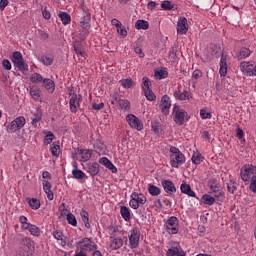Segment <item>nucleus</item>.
<instances>
[{
	"mask_svg": "<svg viewBox=\"0 0 256 256\" xmlns=\"http://www.w3.org/2000/svg\"><path fill=\"white\" fill-rule=\"evenodd\" d=\"M169 153L171 167L174 169H179L181 165H185L187 158L185 157V154L179 150V148L171 146Z\"/></svg>",
	"mask_w": 256,
	"mask_h": 256,
	"instance_id": "1",
	"label": "nucleus"
},
{
	"mask_svg": "<svg viewBox=\"0 0 256 256\" xmlns=\"http://www.w3.org/2000/svg\"><path fill=\"white\" fill-rule=\"evenodd\" d=\"M11 61L14 67H17L19 71H22V73H25V71H29V65L25 63V60L23 59V54H21V52H13Z\"/></svg>",
	"mask_w": 256,
	"mask_h": 256,
	"instance_id": "2",
	"label": "nucleus"
},
{
	"mask_svg": "<svg viewBox=\"0 0 256 256\" xmlns=\"http://www.w3.org/2000/svg\"><path fill=\"white\" fill-rule=\"evenodd\" d=\"M146 203H147V197H145L143 193L133 192L130 195L129 205L131 209L137 210L139 209V207H141V205H145Z\"/></svg>",
	"mask_w": 256,
	"mask_h": 256,
	"instance_id": "3",
	"label": "nucleus"
},
{
	"mask_svg": "<svg viewBox=\"0 0 256 256\" xmlns=\"http://www.w3.org/2000/svg\"><path fill=\"white\" fill-rule=\"evenodd\" d=\"M240 175L244 183H249L253 177H256V167L251 164H246L241 168Z\"/></svg>",
	"mask_w": 256,
	"mask_h": 256,
	"instance_id": "4",
	"label": "nucleus"
},
{
	"mask_svg": "<svg viewBox=\"0 0 256 256\" xmlns=\"http://www.w3.org/2000/svg\"><path fill=\"white\" fill-rule=\"evenodd\" d=\"M173 115L176 125H183L185 122L189 121V114L179 106H174Z\"/></svg>",
	"mask_w": 256,
	"mask_h": 256,
	"instance_id": "5",
	"label": "nucleus"
},
{
	"mask_svg": "<svg viewBox=\"0 0 256 256\" xmlns=\"http://www.w3.org/2000/svg\"><path fill=\"white\" fill-rule=\"evenodd\" d=\"M26 123H27V120L25 119V117L18 116L10 124L7 125L6 131L8 133H16V131L23 129V127H25Z\"/></svg>",
	"mask_w": 256,
	"mask_h": 256,
	"instance_id": "6",
	"label": "nucleus"
},
{
	"mask_svg": "<svg viewBox=\"0 0 256 256\" xmlns=\"http://www.w3.org/2000/svg\"><path fill=\"white\" fill-rule=\"evenodd\" d=\"M77 247L82 253H90V251H95V249H97V244L90 238H83L77 243Z\"/></svg>",
	"mask_w": 256,
	"mask_h": 256,
	"instance_id": "7",
	"label": "nucleus"
},
{
	"mask_svg": "<svg viewBox=\"0 0 256 256\" xmlns=\"http://www.w3.org/2000/svg\"><path fill=\"white\" fill-rule=\"evenodd\" d=\"M91 155H93V153L89 149H78L73 154V159H76V161H80L81 163H87V161L91 159Z\"/></svg>",
	"mask_w": 256,
	"mask_h": 256,
	"instance_id": "8",
	"label": "nucleus"
},
{
	"mask_svg": "<svg viewBox=\"0 0 256 256\" xmlns=\"http://www.w3.org/2000/svg\"><path fill=\"white\" fill-rule=\"evenodd\" d=\"M141 238V231L139 228H133L129 234V247L130 249H137L139 247V239Z\"/></svg>",
	"mask_w": 256,
	"mask_h": 256,
	"instance_id": "9",
	"label": "nucleus"
},
{
	"mask_svg": "<svg viewBox=\"0 0 256 256\" xmlns=\"http://www.w3.org/2000/svg\"><path fill=\"white\" fill-rule=\"evenodd\" d=\"M166 230L170 235H177L179 233V220L172 216L166 222Z\"/></svg>",
	"mask_w": 256,
	"mask_h": 256,
	"instance_id": "10",
	"label": "nucleus"
},
{
	"mask_svg": "<svg viewBox=\"0 0 256 256\" xmlns=\"http://www.w3.org/2000/svg\"><path fill=\"white\" fill-rule=\"evenodd\" d=\"M126 121L131 129H136V131H143V123L133 114H128L126 116Z\"/></svg>",
	"mask_w": 256,
	"mask_h": 256,
	"instance_id": "11",
	"label": "nucleus"
},
{
	"mask_svg": "<svg viewBox=\"0 0 256 256\" xmlns=\"http://www.w3.org/2000/svg\"><path fill=\"white\" fill-rule=\"evenodd\" d=\"M176 29L178 35H187V31H189V23L185 17L181 16L178 18Z\"/></svg>",
	"mask_w": 256,
	"mask_h": 256,
	"instance_id": "12",
	"label": "nucleus"
},
{
	"mask_svg": "<svg viewBox=\"0 0 256 256\" xmlns=\"http://www.w3.org/2000/svg\"><path fill=\"white\" fill-rule=\"evenodd\" d=\"M217 197H223V193L214 192L212 194H204L202 196V203L211 207V205L215 204V199H217Z\"/></svg>",
	"mask_w": 256,
	"mask_h": 256,
	"instance_id": "13",
	"label": "nucleus"
},
{
	"mask_svg": "<svg viewBox=\"0 0 256 256\" xmlns=\"http://www.w3.org/2000/svg\"><path fill=\"white\" fill-rule=\"evenodd\" d=\"M81 95L74 94L71 96L69 105L71 113H77L79 107H81Z\"/></svg>",
	"mask_w": 256,
	"mask_h": 256,
	"instance_id": "14",
	"label": "nucleus"
},
{
	"mask_svg": "<svg viewBox=\"0 0 256 256\" xmlns=\"http://www.w3.org/2000/svg\"><path fill=\"white\" fill-rule=\"evenodd\" d=\"M160 109L164 115H169V110L171 109V98L169 96L164 95L161 98Z\"/></svg>",
	"mask_w": 256,
	"mask_h": 256,
	"instance_id": "15",
	"label": "nucleus"
},
{
	"mask_svg": "<svg viewBox=\"0 0 256 256\" xmlns=\"http://www.w3.org/2000/svg\"><path fill=\"white\" fill-rule=\"evenodd\" d=\"M253 65L254 64L252 62H247V61L241 62L240 70L247 77H252V75H253Z\"/></svg>",
	"mask_w": 256,
	"mask_h": 256,
	"instance_id": "16",
	"label": "nucleus"
},
{
	"mask_svg": "<svg viewBox=\"0 0 256 256\" xmlns=\"http://www.w3.org/2000/svg\"><path fill=\"white\" fill-rule=\"evenodd\" d=\"M162 187L165 191V193H168L169 195H172V193H176L177 189L175 188V184L171 180H163Z\"/></svg>",
	"mask_w": 256,
	"mask_h": 256,
	"instance_id": "17",
	"label": "nucleus"
},
{
	"mask_svg": "<svg viewBox=\"0 0 256 256\" xmlns=\"http://www.w3.org/2000/svg\"><path fill=\"white\" fill-rule=\"evenodd\" d=\"M123 247V238L113 237L110 239L109 249L111 251H117V249H121Z\"/></svg>",
	"mask_w": 256,
	"mask_h": 256,
	"instance_id": "18",
	"label": "nucleus"
},
{
	"mask_svg": "<svg viewBox=\"0 0 256 256\" xmlns=\"http://www.w3.org/2000/svg\"><path fill=\"white\" fill-rule=\"evenodd\" d=\"M100 165H104L107 169H109L112 173H117V167L114 166L113 162L107 158L102 157L99 159Z\"/></svg>",
	"mask_w": 256,
	"mask_h": 256,
	"instance_id": "19",
	"label": "nucleus"
},
{
	"mask_svg": "<svg viewBox=\"0 0 256 256\" xmlns=\"http://www.w3.org/2000/svg\"><path fill=\"white\" fill-rule=\"evenodd\" d=\"M42 185H43L44 193H46L47 195L48 201H53L54 195H53V191L51 190V187H52L51 182L47 180H43Z\"/></svg>",
	"mask_w": 256,
	"mask_h": 256,
	"instance_id": "20",
	"label": "nucleus"
},
{
	"mask_svg": "<svg viewBox=\"0 0 256 256\" xmlns=\"http://www.w3.org/2000/svg\"><path fill=\"white\" fill-rule=\"evenodd\" d=\"M219 74L221 77H225L227 75V55L225 54L221 55Z\"/></svg>",
	"mask_w": 256,
	"mask_h": 256,
	"instance_id": "21",
	"label": "nucleus"
},
{
	"mask_svg": "<svg viewBox=\"0 0 256 256\" xmlns=\"http://www.w3.org/2000/svg\"><path fill=\"white\" fill-rule=\"evenodd\" d=\"M169 72H167V68H160L154 71V79L156 81H161V79H167Z\"/></svg>",
	"mask_w": 256,
	"mask_h": 256,
	"instance_id": "22",
	"label": "nucleus"
},
{
	"mask_svg": "<svg viewBox=\"0 0 256 256\" xmlns=\"http://www.w3.org/2000/svg\"><path fill=\"white\" fill-rule=\"evenodd\" d=\"M181 193H184V195H188V197H197L195 194V191L191 189V186L187 183H182L180 186Z\"/></svg>",
	"mask_w": 256,
	"mask_h": 256,
	"instance_id": "23",
	"label": "nucleus"
},
{
	"mask_svg": "<svg viewBox=\"0 0 256 256\" xmlns=\"http://www.w3.org/2000/svg\"><path fill=\"white\" fill-rule=\"evenodd\" d=\"M43 87L48 91V93H54L55 91V82L49 78H44Z\"/></svg>",
	"mask_w": 256,
	"mask_h": 256,
	"instance_id": "24",
	"label": "nucleus"
},
{
	"mask_svg": "<svg viewBox=\"0 0 256 256\" xmlns=\"http://www.w3.org/2000/svg\"><path fill=\"white\" fill-rule=\"evenodd\" d=\"M82 29H91V13H86L80 22Z\"/></svg>",
	"mask_w": 256,
	"mask_h": 256,
	"instance_id": "25",
	"label": "nucleus"
},
{
	"mask_svg": "<svg viewBox=\"0 0 256 256\" xmlns=\"http://www.w3.org/2000/svg\"><path fill=\"white\" fill-rule=\"evenodd\" d=\"M72 175L74 179H85V172L79 170L76 162L73 164Z\"/></svg>",
	"mask_w": 256,
	"mask_h": 256,
	"instance_id": "26",
	"label": "nucleus"
},
{
	"mask_svg": "<svg viewBox=\"0 0 256 256\" xmlns=\"http://www.w3.org/2000/svg\"><path fill=\"white\" fill-rule=\"evenodd\" d=\"M30 95L34 101H41V89L39 87H31L30 88Z\"/></svg>",
	"mask_w": 256,
	"mask_h": 256,
	"instance_id": "27",
	"label": "nucleus"
},
{
	"mask_svg": "<svg viewBox=\"0 0 256 256\" xmlns=\"http://www.w3.org/2000/svg\"><path fill=\"white\" fill-rule=\"evenodd\" d=\"M29 207H31L34 211H37L41 207V202L37 198H27L26 199Z\"/></svg>",
	"mask_w": 256,
	"mask_h": 256,
	"instance_id": "28",
	"label": "nucleus"
},
{
	"mask_svg": "<svg viewBox=\"0 0 256 256\" xmlns=\"http://www.w3.org/2000/svg\"><path fill=\"white\" fill-rule=\"evenodd\" d=\"M94 149L96 153L103 155L105 153V144L101 140H96L94 142Z\"/></svg>",
	"mask_w": 256,
	"mask_h": 256,
	"instance_id": "29",
	"label": "nucleus"
},
{
	"mask_svg": "<svg viewBox=\"0 0 256 256\" xmlns=\"http://www.w3.org/2000/svg\"><path fill=\"white\" fill-rule=\"evenodd\" d=\"M87 173L91 175V177H95L99 173V164L94 162L88 166Z\"/></svg>",
	"mask_w": 256,
	"mask_h": 256,
	"instance_id": "30",
	"label": "nucleus"
},
{
	"mask_svg": "<svg viewBox=\"0 0 256 256\" xmlns=\"http://www.w3.org/2000/svg\"><path fill=\"white\" fill-rule=\"evenodd\" d=\"M41 63H43V65H45L46 67H49L50 65H53V61H55V58L53 57V55L48 54V55H44L40 58Z\"/></svg>",
	"mask_w": 256,
	"mask_h": 256,
	"instance_id": "31",
	"label": "nucleus"
},
{
	"mask_svg": "<svg viewBox=\"0 0 256 256\" xmlns=\"http://www.w3.org/2000/svg\"><path fill=\"white\" fill-rule=\"evenodd\" d=\"M120 215L124 219V221H130L131 220V211L127 206H121L120 208Z\"/></svg>",
	"mask_w": 256,
	"mask_h": 256,
	"instance_id": "32",
	"label": "nucleus"
},
{
	"mask_svg": "<svg viewBox=\"0 0 256 256\" xmlns=\"http://www.w3.org/2000/svg\"><path fill=\"white\" fill-rule=\"evenodd\" d=\"M53 237L57 241H60V245H62V247H65L67 245V241H65V239L63 238V232H61L59 230H55L53 232Z\"/></svg>",
	"mask_w": 256,
	"mask_h": 256,
	"instance_id": "33",
	"label": "nucleus"
},
{
	"mask_svg": "<svg viewBox=\"0 0 256 256\" xmlns=\"http://www.w3.org/2000/svg\"><path fill=\"white\" fill-rule=\"evenodd\" d=\"M209 53H210V59H213V57H219L221 55V47L217 45H211L209 48Z\"/></svg>",
	"mask_w": 256,
	"mask_h": 256,
	"instance_id": "34",
	"label": "nucleus"
},
{
	"mask_svg": "<svg viewBox=\"0 0 256 256\" xmlns=\"http://www.w3.org/2000/svg\"><path fill=\"white\" fill-rule=\"evenodd\" d=\"M148 193L150 195H152V197H157V196L161 195V188H159L153 184H149L148 185Z\"/></svg>",
	"mask_w": 256,
	"mask_h": 256,
	"instance_id": "35",
	"label": "nucleus"
},
{
	"mask_svg": "<svg viewBox=\"0 0 256 256\" xmlns=\"http://www.w3.org/2000/svg\"><path fill=\"white\" fill-rule=\"evenodd\" d=\"M205 158L203 157V155H201V153L199 152H194L191 158V161L194 165H201V163H203V160Z\"/></svg>",
	"mask_w": 256,
	"mask_h": 256,
	"instance_id": "36",
	"label": "nucleus"
},
{
	"mask_svg": "<svg viewBox=\"0 0 256 256\" xmlns=\"http://www.w3.org/2000/svg\"><path fill=\"white\" fill-rule=\"evenodd\" d=\"M44 80H45V78H43V75H41L37 72H34L30 75L31 83L39 84V83H43Z\"/></svg>",
	"mask_w": 256,
	"mask_h": 256,
	"instance_id": "37",
	"label": "nucleus"
},
{
	"mask_svg": "<svg viewBox=\"0 0 256 256\" xmlns=\"http://www.w3.org/2000/svg\"><path fill=\"white\" fill-rule=\"evenodd\" d=\"M58 17L61 19L63 25H69L71 23V15L67 12H59Z\"/></svg>",
	"mask_w": 256,
	"mask_h": 256,
	"instance_id": "38",
	"label": "nucleus"
},
{
	"mask_svg": "<svg viewBox=\"0 0 256 256\" xmlns=\"http://www.w3.org/2000/svg\"><path fill=\"white\" fill-rule=\"evenodd\" d=\"M80 216L82 218V221H83L86 229H91V224L89 223V213L85 210H82L80 212Z\"/></svg>",
	"mask_w": 256,
	"mask_h": 256,
	"instance_id": "39",
	"label": "nucleus"
},
{
	"mask_svg": "<svg viewBox=\"0 0 256 256\" xmlns=\"http://www.w3.org/2000/svg\"><path fill=\"white\" fill-rule=\"evenodd\" d=\"M161 9L164 11H172V9H175V4L169 0H164L161 2Z\"/></svg>",
	"mask_w": 256,
	"mask_h": 256,
	"instance_id": "40",
	"label": "nucleus"
},
{
	"mask_svg": "<svg viewBox=\"0 0 256 256\" xmlns=\"http://www.w3.org/2000/svg\"><path fill=\"white\" fill-rule=\"evenodd\" d=\"M118 105L120 109H123L124 111H129V109H131V102H129V100L119 99Z\"/></svg>",
	"mask_w": 256,
	"mask_h": 256,
	"instance_id": "41",
	"label": "nucleus"
},
{
	"mask_svg": "<svg viewBox=\"0 0 256 256\" xmlns=\"http://www.w3.org/2000/svg\"><path fill=\"white\" fill-rule=\"evenodd\" d=\"M44 134L46 135L44 138V145H51V143H53V139H55V134L51 131H46Z\"/></svg>",
	"mask_w": 256,
	"mask_h": 256,
	"instance_id": "42",
	"label": "nucleus"
},
{
	"mask_svg": "<svg viewBox=\"0 0 256 256\" xmlns=\"http://www.w3.org/2000/svg\"><path fill=\"white\" fill-rule=\"evenodd\" d=\"M135 28L147 30V29H149V22H147L145 20H137L135 23Z\"/></svg>",
	"mask_w": 256,
	"mask_h": 256,
	"instance_id": "43",
	"label": "nucleus"
},
{
	"mask_svg": "<svg viewBox=\"0 0 256 256\" xmlns=\"http://www.w3.org/2000/svg\"><path fill=\"white\" fill-rule=\"evenodd\" d=\"M174 95L176 99H179V101H187V99H189V92L187 91H184V92L178 91V92H175Z\"/></svg>",
	"mask_w": 256,
	"mask_h": 256,
	"instance_id": "44",
	"label": "nucleus"
},
{
	"mask_svg": "<svg viewBox=\"0 0 256 256\" xmlns=\"http://www.w3.org/2000/svg\"><path fill=\"white\" fill-rule=\"evenodd\" d=\"M120 83L122 87H124V89H131V87L135 85V82H133V80L129 78L120 80Z\"/></svg>",
	"mask_w": 256,
	"mask_h": 256,
	"instance_id": "45",
	"label": "nucleus"
},
{
	"mask_svg": "<svg viewBox=\"0 0 256 256\" xmlns=\"http://www.w3.org/2000/svg\"><path fill=\"white\" fill-rule=\"evenodd\" d=\"M28 231L30 235H33L34 237H39L41 235V229L33 224L30 226Z\"/></svg>",
	"mask_w": 256,
	"mask_h": 256,
	"instance_id": "46",
	"label": "nucleus"
},
{
	"mask_svg": "<svg viewBox=\"0 0 256 256\" xmlns=\"http://www.w3.org/2000/svg\"><path fill=\"white\" fill-rule=\"evenodd\" d=\"M200 117L201 119H211L213 115L211 114V111H209V108H203L200 110Z\"/></svg>",
	"mask_w": 256,
	"mask_h": 256,
	"instance_id": "47",
	"label": "nucleus"
},
{
	"mask_svg": "<svg viewBox=\"0 0 256 256\" xmlns=\"http://www.w3.org/2000/svg\"><path fill=\"white\" fill-rule=\"evenodd\" d=\"M66 220L69 225H72V227H77V218L73 215V213H68L66 216Z\"/></svg>",
	"mask_w": 256,
	"mask_h": 256,
	"instance_id": "48",
	"label": "nucleus"
},
{
	"mask_svg": "<svg viewBox=\"0 0 256 256\" xmlns=\"http://www.w3.org/2000/svg\"><path fill=\"white\" fill-rule=\"evenodd\" d=\"M144 95L148 101H155L157 99V96L151 89L144 90Z\"/></svg>",
	"mask_w": 256,
	"mask_h": 256,
	"instance_id": "49",
	"label": "nucleus"
},
{
	"mask_svg": "<svg viewBox=\"0 0 256 256\" xmlns=\"http://www.w3.org/2000/svg\"><path fill=\"white\" fill-rule=\"evenodd\" d=\"M74 51L79 59H85V51L79 45L74 46Z\"/></svg>",
	"mask_w": 256,
	"mask_h": 256,
	"instance_id": "50",
	"label": "nucleus"
},
{
	"mask_svg": "<svg viewBox=\"0 0 256 256\" xmlns=\"http://www.w3.org/2000/svg\"><path fill=\"white\" fill-rule=\"evenodd\" d=\"M151 89V81L149 80L148 77H143L142 78V90L147 91Z\"/></svg>",
	"mask_w": 256,
	"mask_h": 256,
	"instance_id": "51",
	"label": "nucleus"
},
{
	"mask_svg": "<svg viewBox=\"0 0 256 256\" xmlns=\"http://www.w3.org/2000/svg\"><path fill=\"white\" fill-rule=\"evenodd\" d=\"M249 55H251V50L248 48H242L239 52V59H246Z\"/></svg>",
	"mask_w": 256,
	"mask_h": 256,
	"instance_id": "52",
	"label": "nucleus"
},
{
	"mask_svg": "<svg viewBox=\"0 0 256 256\" xmlns=\"http://www.w3.org/2000/svg\"><path fill=\"white\" fill-rule=\"evenodd\" d=\"M227 189L229 193H235V191H237V183L230 180L229 183L227 184Z\"/></svg>",
	"mask_w": 256,
	"mask_h": 256,
	"instance_id": "53",
	"label": "nucleus"
},
{
	"mask_svg": "<svg viewBox=\"0 0 256 256\" xmlns=\"http://www.w3.org/2000/svg\"><path fill=\"white\" fill-rule=\"evenodd\" d=\"M61 147L57 144H53V146L50 148V151L53 155V157H59V151Z\"/></svg>",
	"mask_w": 256,
	"mask_h": 256,
	"instance_id": "54",
	"label": "nucleus"
},
{
	"mask_svg": "<svg viewBox=\"0 0 256 256\" xmlns=\"http://www.w3.org/2000/svg\"><path fill=\"white\" fill-rule=\"evenodd\" d=\"M22 245H25V247H28V249H31V246L33 245V241L30 240L29 237H24L21 240Z\"/></svg>",
	"mask_w": 256,
	"mask_h": 256,
	"instance_id": "55",
	"label": "nucleus"
},
{
	"mask_svg": "<svg viewBox=\"0 0 256 256\" xmlns=\"http://www.w3.org/2000/svg\"><path fill=\"white\" fill-rule=\"evenodd\" d=\"M42 116L43 115L41 114V111H37V118H32L33 127H37V123H39V121H41Z\"/></svg>",
	"mask_w": 256,
	"mask_h": 256,
	"instance_id": "56",
	"label": "nucleus"
},
{
	"mask_svg": "<svg viewBox=\"0 0 256 256\" xmlns=\"http://www.w3.org/2000/svg\"><path fill=\"white\" fill-rule=\"evenodd\" d=\"M177 253H179V248L174 247V248L168 249L166 255L167 256H175V255H177Z\"/></svg>",
	"mask_w": 256,
	"mask_h": 256,
	"instance_id": "57",
	"label": "nucleus"
},
{
	"mask_svg": "<svg viewBox=\"0 0 256 256\" xmlns=\"http://www.w3.org/2000/svg\"><path fill=\"white\" fill-rule=\"evenodd\" d=\"M2 67H4V69L6 71H11V68H12L11 62L9 60H7V59L3 60L2 61Z\"/></svg>",
	"mask_w": 256,
	"mask_h": 256,
	"instance_id": "58",
	"label": "nucleus"
},
{
	"mask_svg": "<svg viewBox=\"0 0 256 256\" xmlns=\"http://www.w3.org/2000/svg\"><path fill=\"white\" fill-rule=\"evenodd\" d=\"M42 17L46 20H49L51 19V12H49V10H47V7H45L43 10H42Z\"/></svg>",
	"mask_w": 256,
	"mask_h": 256,
	"instance_id": "59",
	"label": "nucleus"
},
{
	"mask_svg": "<svg viewBox=\"0 0 256 256\" xmlns=\"http://www.w3.org/2000/svg\"><path fill=\"white\" fill-rule=\"evenodd\" d=\"M134 52H135L136 55H138V57H140V58L145 57V53H143V50H142L141 47H139V46L134 47Z\"/></svg>",
	"mask_w": 256,
	"mask_h": 256,
	"instance_id": "60",
	"label": "nucleus"
},
{
	"mask_svg": "<svg viewBox=\"0 0 256 256\" xmlns=\"http://www.w3.org/2000/svg\"><path fill=\"white\" fill-rule=\"evenodd\" d=\"M117 33H119L121 37H127V29H125L124 26L117 28Z\"/></svg>",
	"mask_w": 256,
	"mask_h": 256,
	"instance_id": "61",
	"label": "nucleus"
},
{
	"mask_svg": "<svg viewBox=\"0 0 256 256\" xmlns=\"http://www.w3.org/2000/svg\"><path fill=\"white\" fill-rule=\"evenodd\" d=\"M203 76V73L201 72V70H194L192 73V79H200V77Z\"/></svg>",
	"mask_w": 256,
	"mask_h": 256,
	"instance_id": "62",
	"label": "nucleus"
},
{
	"mask_svg": "<svg viewBox=\"0 0 256 256\" xmlns=\"http://www.w3.org/2000/svg\"><path fill=\"white\" fill-rule=\"evenodd\" d=\"M119 99H121L119 97V95L117 93H114L112 96H111V104L112 105H116V103H119Z\"/></svg>",
	"mask_w": 256,
	"mask_h": 256,
	"instance_id": "63",
	"label": "nucleus"
},
{
	"mask_svg": "<svg viewBox=\"0 0 256 256\" xmlns=\"http://www.w3.org/2000/svg\"><path fill=\"white\" fill-rule=\"evenodd\" d=\"M250 189L253 191V193H256V177H252L250 180Z\"/></svg>",
	"mask_w": 256,
	"mask_h": 256,
	"instance_id": "64",
	"label": "nucleus"
}]
</instances>
